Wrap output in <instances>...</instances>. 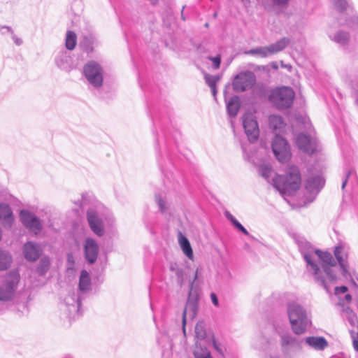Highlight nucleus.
I'll use <instances>...</instances> for the list:
<instances>
[{"mask_svg": "<svg viewBox=\"0 0 358 358\" xmlns=\"http://www.w3.org/2000/svg\"><path fill=\"white\" fill-rule=\"evenodd\" d=\"M301 178L299 168L289 166L285 175H275L272 178V185L282 194L291 195L301 187Z\"/></svg>", "mask_w": 358, "mask_h": 358, "instance_id": "f257e3e1", "label": "nucleus"}, {"mask_svg": "<svg viewBox=\"0 0 358 358\" xmlns=\"http://www.w3.org/2000/svg\"><path fill=\"white\" fill-rule=\"evenodd\" d=\"M299 250L301 253L305 262L308 271L314 276L315 280L327 292H330L329 285L325 280L320 276V267L315 263V257H317L316 251L313 246L305 239H299L297 241Z\"/></svg>", "mask_w": 358, "mask_h": 358, "instance_id": "f03ea898", "label": "nucleus"}, {"mask_svg": "<svg viewBox=\"0 0 358 358\" xmlns=\"http://www.w3.org/2000/svg\"><path fill=\"white\" fill-rule=\"evenodd\" d=\"M315 263L320 267V276L322 278L331 289V285L336 282L337 277L333 269L336 262L331 253L322 252L320 250L316 251ZM331 293V291L329 292Z\"/></svg>", "mask_w": 358, "mask_h": 358, "instance_id": "7ed1b4c3", "label": "nucleus"}, {"mask_svg": "<svg viewBox=\"0 0 358 358\" xmlns=\"http://www.w3.org/2000/svg\"><path fill=\"white\" fill-rule=\"evenodd\" d=\"M287 314L293 331L296 334L304 333L310 320L303 307L295 303H289L287 307Z\"/></svg>", "mask_w": 358, "mask_h": 358, "instance_id": "20e7f679", "label": "nucleus"}, {"mask_svg": "<svg viewBox=\"0 0 358 358\" xmlns=\"http://www.w3.org/2000/svg\"><path fill=\"white\" fill-rule=\"evenodd\" d=\"M20 273L17 271L8 273L0 281V301L3 302L12 301L15 295L20 282Z\"/></svg>", "mask_w": 358, "mask_h": 358, "instance_id": "39448f33", "label": "nucleus"}, {"mask_svg": "<svg viewBox=\"0 0 358 358\" xmlns=\"http://www.w3.org/2000/svg\"><path fill=\"white\" fill-rule=\"evenodd\" d=\"M295 97L294 90L289 87L282 86L273 89L269 95V101L278 109L291 107Z\"/></svg>", "mask_w": 358, "mask_h": 358, "instance_id": "423d86ee", "label": "nucleus"}, {"mask_svg": "<svg viewBox=\"0 0 358 358\" xmlns=\"http://www.w3.org/2000/svg\"><path fill=\"white\" fill-rule=\"evenodd\" d=\"M289 43L290 39L289 38L283 37L268 46H259L246 50L245 54L266 58L283 50Z\"/></svg>", "mask_w": 358, "mask_h": 358, "instance_id": "0eeeda50", "label": "nucleus"}, {"mask_svg": "<svg viewBox=\"0 0 358 358\" xmlns=\"http://www.w3.org/2000/svg\"><path fill=\"white\" fill-rule=\"evenodd\" d=\"M83 75L88 83L95 88L100 87L103 81V70L101 66L94 61L87 62L83 67Z\"/></svg>", "mask_w": 358, "mask_h": 358, "instance_id": "6e6552de", "label": "nucleus"}, {"mask_svg": "<svg viewBox=\"0 0 358 358\" xmlns=\"http://www.w3.org/2000/svg\"><path fill=\"white\" fill-rule=\"evenodd\" d=\"M272 150L276 159L281 163L287 162L292 156L289 145L287 141L276 134L272 141Z\"/></svg>", "mask_w": 358, "mask_h": 358, "instance_id": "1a4fd4ad", "label": "nucleus"}, {"mask_svg": "<svg viewBox=\"0 0 358 358\" xmlns=\"http://www.w3.org/2000/svg\"><path fill=\"white\" fill-rule=\"evenodd\" d=\"M256 82L255 74L249 71L241 72L233 80V90L236 92H245L251 89Z\"/></svg>", "mask_w": 358, "mask_h": 358, "instance_id": "9d476101", "label": "nucleus"}, {"mask_svg": "<svg viewBox=\"0 0 358 358\" xmlns=\"http://www.w3.org/2000/svg\"><path fill=\"white\" fill-rule=\"evenodd\" d=\"M87 220L91 230L96 236L101 237L104 235L103 215L94 208L87 211Z\"/></svg>", "mask_w": 358, "mask_h": 358, "instance_id": "9b49d317", "label": "nucleus"}, {"mask_svg": "<svg viewBox=\"0 0 358 358\" xmlns=\"http://www.w3.org/2000/svg\"><path fill=\"white\" fill-rule=\"evenodd\" d=\"M20 217L23 225L34 234H38L42 230V223L38 217L28 210H21Z\"/></svg>", "mask_w": 358, "mask_h": 358, "instance_id": "f8f14e48", "label": "nucleus"}, {"mask_svg": "<svg viewBox=\"0 0 358 358\" xmlns=\"http://www.w3.org/2000/svg\"><path fill=\"white\" fill-rule=\"evenodd\" d=\"M334 254L341 268L343 277L345 278H351L348 262L349 254L348 246L343 243L338 244L335 247Z\"/></svg>", "mask_w": 358, "mask_h": 358, "instance_id": "ddd939ff", "label": "nucleus"}, {"mask_svg": "<svg viewBox=\"0 0 358 358\" xmlns=\"http://www.w3.org/2000/svg\"><path fill=\"white\" fill-rule=\"evenodd\" d=\"M296 144L301 151L308 155L314 153L317 148V139L310 134H306L301 133L298 134L296 139Z\"/></svg>", "mask_w": 358, "mask_h": 358, "instance_id": "4468645a", "label": "nucleus"}, {"mask_svg": "<svg viewBox=\"0 0 358 358\" xmlns=\"http://www.w3.org/2000/svg\"><path fill=\"white\" fill-rule=\"evenodd\" d=\"M243 126L249 141H257L259 137V129L255 117L252 114H244L243 116Z\"/></svg>", "mask_w": 358, "mask_h": 358, "instance_id": "2eb2a0df", "label": "nucleus"}, {"mask_svg": "<svg viewBox=\"0 0 358 358\" xmlns=\"http://www.w3.org/2000/svg\"><path fill=\"white\" fill-rule=\"evenodd\" d=\"M41 244L28 241L23 245L24 257L28 262H34L38 259L43 253Z\"/></svg>", "mask_w": 358, "mask_h": 358, "instance_id": "dca6fc26", "label": "nucleus"}, {"mask_svg": "<svg viewBox=\"0 0 358 358\" xmlns=\"http://www.w3.org/2000/svg\"><path fill=\"white\" fill-rule=\"evenodd\" d=\"M84 255L86 261L89 264H94L97 259L99 254V245L96 241L92 238H87L83 243Z\"/></svg>", "mask_w": 358, "mask_h": 358, "instance_id": "f3484780", "label": "nucleus"}, {"mask_svg": "<svg viewBox=\"0 0 358 358\" xmlns=\"http://www.w3.org/2000/svg\"><path fill=\"white\" fill-rule=\"evenodd\" d=\"M198 306L196 301L187 300L182 313V331L185 334V324L187 319L193 320L197 313Z\"/></svg>", "mask_w": 358, "mask_h": 358, "instance_id": "a211bd4d", "label": "nucleus"}, {"mask_svg": "<svg viewBox=\"0 0 358 358\" xmlns=\"http://www.w3.org/2000/svg\"><path fill=\"white\" fill-rule=\"evenodd\" d=\"M55 64L58 68L66 71H70L72 69L71 57L65 50L58 52L55 57Z\"/></svg>", "mask_w": 358, "mask_h": 358, "instance_id": "6ab92c4d", "label": "nucleus"}, {"mask_svg": "<svg viewBox=\"0 0 358 358\" xmlns=\"http://www.w3.org/2000/svg\"><path fill=\"white\" fill-rule=\"evenodd\" d=\"M14 217L10 207L6 203H0V222L4 227L10 228Z\"/></svg>", "mask_w": 358, "mask_h": 358, "instance_id": "aec40b11", "label": "nucleus"}, {"mask_svg": "<svg viewBox=\"0 0 358 358\" xmlns=\"http://www.w3.org/2000/svg\"><path fill=\"white\" fill-rule=\"evenodd\" d=\"M324 181L320 176H315L309 178L306 183V189L308 192L315 196L323 187Z\"/></svg>", "mask_w": 358, "mask_h": 358, "instance_id": "412c9836", "label": "nucleus"}, {"mask_svg": "<svg viewBox=\"0 0 358 358\" xmlns=\"http://www.w3.org/2000/svg\"><path fill=\"white\" fill-rule=\"evenodd\" d=\"M64 303L69 308L70 313L78 314L80 306V299L74 292L69 293L64 299Z\"/></svg>", "mask_w": 358, "mask_h": 358, "instance_id": "4be33fe9", "label": "nucleus"}, {"mask_svg": "<svg viewBox=\"0 0 358 358\" xmlns=\"http://www.w3.org/2000/svg\"><path fill=\"white\" fill-rule=\"evenodd\" d=\"M303 341L308 346L317 350H322L328 345L327 341L323 337L309 336Z\"/></svg>", "mask_w": 358, "mask_h": 358, "instance_id": "5701e85b", "label": "nucleus"}, {"mask_svg": "<svg viewBox=\"0 0 358 358\" xmlns=\"http://www.w3.org/2000/svg\"><path fill=\"white\" fill-rule=\"evenodd\" d=\"M241 107L238 96H234L227 102V110L229 117H234L237 115Z\"/></svg>", "mask_w": 358, "mask_h": 358, "instance_id": "b1692460", "label": "nucleus"}, {"mask_svg": "<svg viewBox=\"0 0 358 358\" xmlns=\"http://www.w3.org/2000/svg\"><path fill=\"white\" fill-rule=\"evenodd\" d=\"M268 121L269 127L273 130L275 135L280 133L285 125L282 117L278 115H270Z\"/></svg>", "mask_w": 358, "mask_h": 358, "instance_id": "393cba45", "label": "nucleus"}, {"mask_svg": "<svg viewBox=\"0 0 358 358\" xmlns=\"http://www.w3.org/2000/svg\"><path fill=\"white\" fill-rule=\"evenodd\" d=\"M302 341H299L289 334H284L281 336V345L283 348H299Z\"/></svg>", "mask_w": 358, "mask_h": 358, "instance_id": "a878e982", "label": "nucleus"}, {"mask_svg": "<svg viewBox=\"0 0 358 358\" xmlns=\"http://www.w3.org/2000/svg\"><path fill=\"white\" fill-rule=\"evenodd\" d=\"M178 242L183 253L189 259H193V251L188 239L181 233L178 235Z\"/></svg>", "mask_w": 358, "mask_h": 358, "instance_id": "bb28decb", "label": "nucleus"}, {"mask_svg": "<svg viewBox=\"0 0 358 358\" xmlns=\"http://www.w3.org/2000/svg\"><path fill=\"white\" fill-rule=\"evenodd\" d=\"M91 288V280L88 272L83 270L79 279V289L82 292H87Z\"/></svg>", "mask_w": 358, "mask_h": 358, "instance_id": "cd10ccee", "label": "nucleus"}, {"mask_svg": "<svg viewBox=\"0 0 358 358\" xmlns=\"http://www.w3.org/2000/svg\"><path fill=\"white\" fill-rule=\"evenodd\" d=\"M259 173L268 182L272 185V178L275 177L271 166L269 164H262L258 169Z\"/></svg>", "mask_w": 358, "mask_h": 358, "instance_id": "c85d7f7f", "label": "nucleus"}, {"mask_svg": "<svg viewBox=\"0 0 358 358\" xmlns=\"http://www.w3.org/2000/svg\"><path fill=\"white\" fill-rule=\"evenodd\" d=\"M95 42V36L90 34L83 36V38L80 42V45L87 52H91L94 50V45Z\"/></svg>", "mask_w": 358, "mask_h": 358, "instance_id": "c756f323", "label": "nucleus"}, {"mask_svg": "<svg viewBox=\"0 0 358 358\" xmlns=\"http://www.w3.org/2000/svg\"><path fill=\"white\" fill-rule=\"evenodd\" d=\"M50 266V259L48 256H43L39 262L36 268V271L40 275H45L49 270Z\"/></svg>", "mask_w": 358, "mask_h": 358, "instance_id": "7c9ffc66", "label": "nucleus"}, {"mask_svg": "<svg viewBox=\"0 0 358 358\" xmlns=\"http://www.w3.org/2000/svg\"><path fill=\"white\" fill-rule=\"evenodd\" d=\"M193 354L194 358H213L208 350L206 347H201L197 343H196Z\"/></svg>", "mask_w": 358, "mask_h": 358, "instance_id": "2f4dec72", "label": "nucleus"}, {"mask_svg": "<svg viewBox=\"0 0 358 358\" xmlns=\"http://www.w3.org/2000/svg\"><path fill=\"white\" fill-rule=\"evenodd\" d=\"M77 42V36L75 32L72 31H68L66 35L65 45L66 48L72 50L75 48Z\"/></svg>", "mask_w": 358, "mask_h": 358, "instance_id": "473e14b6", "label": "nucleus"}, {"mask_svg": "<svg viewBox=\"0 0 358 358\" xmlns=\"http://www.w3.org/2000/svg\"><path fill=\"white\" fill-rule=\"evenodd\" d=\"M350 36L348 32L345 31H338L334 36L332 40L336 43H338L340 45L344 46L346 45L349 41Z\"/></svg>", "mask_w": 358, "mask_h": 358, "instance_id": "72a5a7b5", "label": "nucleus"}, {"mask_svg": "<svg viewBox=\"0 0 358 358\" xmlns=\"http://www.w3.org/2000/svg\"><path fill=\"white\" fill-rule=\"evenodd\" d=\"M11 263V257L4 251L0 250V270H6Z\"/></svg>", "mask_w": 358, "mask_h": 358, "instance_id": "f704fd0d", "label": "nucleus"}, {"mask_svg": "<svg viewBox=\"0 0 358 358\" xmlns=\"http://www.w3.org/2000/svg\"><path fill=\"white\" fill-rule=\"evenodd\" d=\"M224 215L233 224V225L237 229H238L245 235L249 234L247 229L229 212L226 211Z\"/></svg>", "mask_w": 358, "mask_h": 358, "instance_id": "c9c22d12", "label": "nucleus"}, {"mask_svg": "<svg viewBox=\"0 0 358 358\" xmlns=\"http://www.w3.org/2000/svg\"><path fill=\"white\" fill-rule=\"evenodd\" d=\"M224 215L233 224V225L237 229H238L245 235L249 234L247 229L229 212L226 211Z\"/></svg>", "mask_w": 358, "mask_h": 358, "instance_id": "e433bc0d", "label": "nucleus"}, {"mask_svg": "<svg viewBox=\"0 0 358 358\" xmlns=\"http://www.w3.org/2000/svg\"><path fill=\"white\" fill-rule=\"evenodd\" d=\"M195 335L197 339L202 341L206 337V331L203 322H198L195 326Z\"/></svg>", "mask_w": 358, "mask_h": 358, "instance_id": "4c0bfd02", "label": "nucleus"}, {"mask_svg": "<svg viewBox=\"0 0 358 358\" xmlns=\"http://www.w3.org/2000/svg\"><path fill=\"white\" fill-rule=\"evenodd\" d=\"M334 6L340 11L347 10L348 7V0H331Z\"/></svg>", "mask_w": 358, "mask_h": 358, "instance_id": "58836bf2", "label": "nucleus"}, {"mask_svg": "<svg viewBox=\"0 0 358 358\" xmlns=\"http://www.w3.org/2000/svg\"><path fill=\"white\" fill-rule=\"evenodd\" d=\"M66 267L69 271L76 270V259L74 255L71 252L67 254Z\"/></svg>", "mask_w": 358, "mask_h": 358, "instance_id": "ea45409f", "label": "nucleus"}, {"mask_svg": "<svg viewBox=\"0 0 358 358\" xmlns=\"http://www.w3.org/2000/svg\"><path fill=\"white\" fill-rule=\"evenodd\" d=\"M218 76H211L206 74L205 76V80L206 84L210 87L213 88L214 87H216L217 82L219 80Z\"/></svg>", "mask_w": 358, "mask_h": 358, "instance_id": "a19ab883", "label": "nucleus"}, {"mask_svg": "<svg viewBox=\"0 0 358 358\" xmlns=\"http://www.w3.org/2000/svg\"><path fill=\"white\" fill-rule=\"evenodd\" d=\"M1 29H6L8 33L9 32L11 34L12 38H13L14 43H15V45H20L22 44V40L20 38L17 37L15 34H14L12 29L10 27L3 26V27H1Z\"/></svg>", "mask_w": 358, "mask_h": 358, "instance_id": "79ce46f5", "label": "nucleus"}, {"mask_svg": "<svg viewBox=\"0 0 358 358\" xmlns=\"http://www.w3.org/2000/svg\"><path fill=\"white\" fill-rule=\"evenodd\" d=\"M212 343L214 349L222 356L224 357L225 348L220 344L218 343L215 338H212Z\"/></svg>", "mask_w": 358, "mask_h": 358, "instance_id": "37998d69", "label": "nucleus"}, {"mask_svg": "<svg viewBox=\"0 0 358 358\" xmlns=\"http://www.w3.org/2000/svg\"><path fill=\"white\" fill-rule=\"evenodd\" d=\"M155 201L158 205L160 211L164 213L166 209V201L160 195L155 196Z\"/></svg>", "mask_w": 358, "mask_h": 358, "instance_id": "c03bdc74", "label": "nucleus"}, {"mask_svg": "<svg viewBox=\"0 0 358 358\" xmlns=\"http://www.w3.org/2000/svg\"><path fill=\"white\" fill-rule=\"evenodd\" d=\"M208 59L212 61L213 62V67L215 69H217L220 67V62H221V57L220 55H217L216 57H209Z\"/></svg>", "mask_w": 358, "mask_h": 358, "instance_id": "a18cd8bd", "label": "nucleus"}, {"mask_svg": "<svg viewBox=\"0 0 358 358\" xmlns=\"http://www.w3.org/2000/svg\"><path fill=\"white\" fill-rule=\"evenodd\" d=\"M274 5L279 6H286L290 0H270Z\"/></svg>", "mask_w": 358, "mask_h": 358, "instance_id": "49530a36", "label": "nucleus"}, {"mask_svg": "<svg viewBox=\"0 0 358 358\" xmlns=\"http://www.w3.org/2000/svg\"><path fill=\"white\" fill-rule=\"evenodd\" d=\"M347 291H348V287L346 286H340V287H335V294L336 295L345 293Z\"/></svg>", "mask_w": 358, "mask_h": 358, "instance_id": "de8ad7c7", "label": "nucleus"}, {"mask_svg": "<svg viewBox=\"0 0 358 358\" xmlns=\"http://www.w3.org/2000/svg\"><path fill=\"white\" fill-rule=\"evenodd\" d=\"M104 220H105L106 222H107L108 224L113 229V225H114V223H115V219H114L113 216H112V215H110V216H108V217L106 216V217H104Z\"/></svg>", "mask_w": 358, "mask_h": 358, "instance_id": "09e8293b", "label": "nucleus"}, {"mask_svg": "<svg viewBox=\"0 0 358 358\" xmlns=\"http://www.w3.org/2000/svg\"><path fill=\"white\" fill-rule=\"evenodd\" d=\"M210 299L214 306H215L217 307L219 306L218 299H217V295L215 293L212 292L210 294Z\"/></svg>", "mask_w": 358, "mask_h": 358, "instance_id": "8fccbe9b", "label": "nucleus"}, {"mask_svg": "<svg viewBox=\"0 0 358 358\" xmlns=\"http://www.w3.org/2000/svg\"><path fill=\"white\" fill-rule=\"evenodd\" d=\"M241 148H242V150H243V152L244 154V156H245V159H250V155L247 153V148H246V146L244 144H242L241 145Z\"/></svg>", "mask_w": 358, "mask_h": 358, "instance_id": "3c124183", "label": "nucleus"}, {"mask_svg": "<svg viewBox=\"0 0 358 358\" xmlns=\"http://www.w3.org/2000/svg\"><path fill=\"white\" fill-rule=\"evenodd\" d=\"M350 174H351V171H348V173H346L345 178L343 181V183H342V187H341L342 189H344V188H345V185L347 184V182H348V177L350 176Z\"/></svg>", "mask_w": 358, "mask_h": 358, "instance_id": "603ef678", "label": "nucleus"}, {"mask_svg": "<svg viewBox=\"0 0 358 358\" xmlns=\"http://www.w3.org/2000/svg\"><path fill=\"white\" fill-rule=\"evenodd\" d=\"M245 8H248L250 6V0H240Z\"/></svg>", "mask_w": 358, "mask_h": 358, "instance_id": "864d4df0", "label": "nucleus"}, {"mask_svg": "<svg viewBox=\"0 0 358 358\" xmlns=\"http://www.w3.org/2000/svg\"><path fill=\"white\" fill-rule=\"evenodd\" d=\"M210 89H211L212 94H213V96L215 98L216 94H217L216 87H214L213 88H210Z\"/></svg>", "mask_w": 358, "mask_h": 358, "instance_id": "5fc2aeb1", "label": "nucleus"}, {"mask_svg": "<svg viewBox=\"0 0 358 358\" xmlns=\"http://www.w3.org/2000/svg\"><path fill=\"white\" fill-rule=\"evenodd\" d=\"M346 301H350L352 299L351 295L349 294H347L345 296Z\"/></svg>", "mask_w": 358, "mask_h": 358, "instance_id": "6e6d98bb", "label": "nucleus"}, {"mask_svg": "<svg viewBox=\"0 0 358 358\" xmlns=\"http://www.w3.org/2000/svg\"><path fill=\"white\" fill-rule=\"evenodd\" d=\"M255 347H256L257 348H259V349H262V350H265V349H266V348H264V346H261V345H260L259 343H255Z\"/></svg>", "mask_w": 358, "mask_h": 358, "instance_id": "4d7b16f0", "label": "nucleus"}, {"mask_svg": "<svg viewBox=\"0 0 358 358\" xmlns=\"http://www.w3.org/2000/svg\"><path fill=\"white\" fill-rule=\"evenodd\" d=\"M198 274H199V268L196 269V272H195V275H194V281L196 280L198 278Z\"/></svg>", "mask_w": 358, "mask_h": 358, "instance_id": "13d9d810", "label": "nucleus"}, {"mask_svg": "<svg viewBox=\"0 0 358 358\" xmlns=\"http://www.w3.org/2000/svg\"><path fill=\"white\" fill-rule=\"evenodd\" d=\"M355 102H356V104H357V106L358 107V94L356 96Z\"/></svg>", "mask_w": 358, "mask_h": 358, "instance_id": "bf43d9fd", "label": "nucleus"}, {"mask_svg": "<svg viewBox=\"0 0 358 358\" xmlns=\"http://www.w3.org/2000/svg\"><path fill=\"white\" fill-rule=\"evenodd\" d=\"M0 30L2 31L3 34L8 32L6 29H1V28L0 29Z\"/></svg>", "mask_w": 358, "mask_h": 358, "instance_id": "052dcab7", "label": "nucleus"}, {"mask_svg": "<svg viewBox=\"0 0 358 358\" xmlns=\"http://www.w3.org/2000/svg\"><path fill=\"white\" fill-rule=\"evenodd\" d=\"M266 358H280V357H277V356H275V357H266Z\"/></svg>", "mask_w": 358, "mask_h": 358, "instance_id": "680f3d73", "label": "nucleus"}, {"mask_svg": "<svg viewBox=\"0 0 358 358\" xmlns=\"http://www.w3.org/2000/svg\"><path fill=\"white\" fill-rule=\"evenodd\" d=\"M273 67L274 69H278V66H277V65H275V64H274V65L273 66Z\"/></svg>", "mask_w": 358, "mask_h": 358, "instance_id": "e2e57ef3", "label": "nucleus"}, {"mask_svg": "<svg viewBox=\"0 0 358 358\" xmlns=\"http://www.w3.org/2000/svg\"><path fill=\"white\" fill-rule=\"evenodd\" d=\"M264 341V338H260V342H263Z\"/></svg>", "mask_w": 358, "mask_h": 358, "instance_id": "0e129e2a", "label": "nucleus"}, {"mask_svg": "<svg viewBox=\"0 0 358 358\" xmlns=\"http://www.w3.org/2000/svg\"><path fill=\"white\" fill-rule=\"evenodd\" d=\"M182 20H185V17L183 16V14H182Z\"/></svg>", "mask_w": 358, "mask_h": 358, "instance_id": "69168bd1", "label": "nucleus"}, {"mask_svg": "<svg viewBox=\"0 0 358 358\" xmlns=\"http://www.w3.org/2000/svg\"><path fill=\"white\" fill-rule=\"evenodd\" d=\"M231 124L232 127H234V123H233L232 121H231Z\"/></svg>", "mask_w": 358, "mask_h": 358, "instance_id": "338daca9", "label": "nucleus"}, {"mask_svg": "<svg viewBox=\"0 0 358 358\" xmlns=\"http://www.w3.org/2000/svg\"><path fill=\"white\" fill-rule=\"evenodd\" d=\"M65 358H72L71 356H67Z\"/></svg>", "mask_w": 358, "mask_h": 358, "instance_id": "774afa93", "label": "nucleus"}]
</instances>
